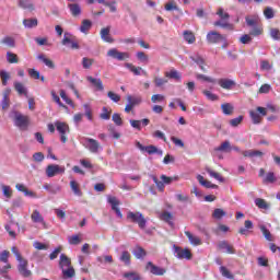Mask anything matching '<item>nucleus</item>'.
Returning <instances> with one entry per match:
<instances>
[{
  "label": "nucleus",
  "mask_w": 280,
  "mask_h": 280,
  "mask_svg": "<svg viewBox=\"0 0 280 280\" xmlns=\"http://www.w3.org/2000/svg\"><path fill=\"white\" fill-rule=\"evenodd\" d=\"M248 27H253L249 34H244L240 37L242 45L253 43V36H261L264 34V24L260 23L259 15H250L245 18Z\"/></svg>",
  "instance_id": "f257e3e1"
},
{
  "label": "nucleus",
  "mask_w": 280,
  "mask_h": 280,
  "mask_svg": "<svg viewBox=\"0 0 280 280\" xmlns=\"http://www.w3.org/2000/svg\"><path fill=\"white\" fill-rule=\"evenodd\" d=\"M59 268L62 272V279H73L75 277V269L71 266V258L65 254L60 255Z\"/></svg>",
  "instance_id": "f03ea898"
},
{
  "label": "nucleus",
  "mask_w": 280,
  "mask_h": 280,
  "mask_svg": "<svg viewBox=\"0 0 280 280\" xmlns=\"http://www.w3.org/2000/svg\"><path fill=\"white\" fill-rule=\"evenodd\" d=\"M217 15L221 20H218L213 23L214 27H222L223 30H229L230 32H233V30H235V26L229 23L231 15L228 12H224V9L219 8L217 11Z\"/></svg>",
  "instance_id": "7ed1b4c3"
},
{
  "label": "nucleus",
  "mask_w": 280,
  "mask_h": 280,
  "mask_svg": "<svg viewBox=\"0 0 280 280\" xmlns=\"http://www.w3.org/2000/svg\"><path fill=\"white\" fill-rule=\"evenodd\" d=\"M127 220L128 222H131L132 224H138L139 229H145L148 224V219H145V215L143 213L136 211H129L127 212Z\"/></svg>",
  "instance_id": "20e7f679"
},
{
  "label": "nucleus",
  "mask_w": 280,
  "mask_h": 280,
  "mask_svg": "<svg viewBox=\"0 0 280 280\" xmlns=\"http://www.w3.org/2000/svg\"><path fill=\"white\" fill-rule=\"evenodd\" d=\"M151 178H152L153 183H155L159 191H165V185H172V183H174V180H178V176L168 177L166 175H161L160 180L156 177V175H151Z\"/></svg>",
  "instance_id": "39448f33"
},
{
  "label": "nucleus",
  "mask_w": 280,
  "mask_h": 280,
  "mask_svg": "<svg viewBox=\"0 0 280 280\" xmlns=\"http://www.w3.org/2000/svg\"><path fill=\"white\" fill-rule=\"evenodd\" d=\"M55 126L57 128V132L60 135L61 142L66 143L68 141L67 135L71 132L69 125L67 122L56 121Z\"/></svg>",
  "instance_id": "423d86ee"
},
{
  "label": "nucleus",
  "mask_w": 280,
  "mask_h": 280,
  "mask_svg": "<svg viewBox=\"0 0 280 280\" xmlns=\"http://www.w3.org/2000/svg\"><path fill=\"white\" fill-rule=\"evenodd\" d=\"M174 255L175 257H177V259H191L194 257V255L191 254V249L189 248H183L179 246L174 245Z\"/></svg>",
  "instance_id": "0eeeda50"
},
{
  "label": "nucleus",
  "mask_w": 280,
  "mask_h": 280,
  "mask_svg": "<svg viewBox=\"0 0 280 280\" xmlns=\"http://www.w3.org/2000/svg\"><path fill=\"white\" fill-rule=\"evenodd\" d=\"M206 38L210 45H217V43H222V42L226 43V37L218 33L217 31L208 32Z\"/></svg>",
  "instance_id": "6e6552de"
},
{
  "label": "nucleus",
  "mask_w": 280,
  "mask_h": 280,
  "mask_svg": "<svg viewBox=\"0 0 280 280\" xmlns=\"http://www.w3.org/2000/svg\"><path fill=\"white\" fill-rule=\"evenodd\" d=\"M66 168L65 166H60L58 164H49L46 167V176L48 178H54V176H58V174H65Z\"/></svg>",
  "instance_id": "1a4fd4ad"
},
{
  "label": "nucleus",
  "mask_w": 280,
  "mask_h": 280,
  "mask_svg": "<svg viewBox=\"0 0 280 280\" xmlns=\"http://www.w3.org/2000/svg\"><path fill=\"white\" fill-rule=\"evenodd\" d=\"M27 266H30V262L26 259L20 260L18 265L19 275L24 279H30V277H32V270H30Z\"/></svg>",
  "instance_id": "9d476101"
},
{
  "label": "nucleus",
  "mask_w": 280,
  "mask_h": 280,
  "mask_svg": "<svg viewBox=\"0 0 280 280\" xmlns=\"http://www.w3.org/2000/svg\"><path fill=\"white\" fill-rule=\"evenodd\" d=\"M107 56L109 58H114V60H128V58H130V54L129 52H121L119 51L117 48H112L107 51Z\"/></svg>",
  "instance_id": "9b49d317"
},
{
  "label": "nucleus",
  "mask_w": 280,
  "mask_h": 280,
  "mask_svg": "<svg viewBox=\"0 0 280 280\" xmlns=\"http://www.w3.org/2000/svg\"><path fill=\"white\" fill-rule=\"evenodd\" d=\"M85 142L88 150L92 153V154H97V152H100V150H102V144H100V142L93 138H85Z\"/></svg>",
  "instance_id": "f8f14e48"
},
{
  "label": "nucleus",
  "mask_w": 280,
  "mask_h": 280,
  "mask_svg": "<svg viewBox=\"0 0 280 280\" xmlns=\"http://www.w3.org/2000/svg\"><path fill=\"white\" fill-rule=\"evenodd\" d=\"M145 269L149 270L151 275H154L155 277H163V275L167 272L165 268L153 265L152 261L147 262Z\"/></svg>",
  "instance_id": "ddd939ff"
},
{
  "label": "nucleus",
  "mask_w": 280,
  "mask_h": 280,
  "mask_svg": "<svg viewBox=\"0 0 280 280\" xmlns=\"http://www.w3.org/2000/svg\"><path fill=\"white\" fill-rule=\"evenodd\" d=\"M15 126L21 129H26L30 126V116L23 114H16L14 119Z\"/></svg>",
  "instance_id": "4468645a"
},
{
  "label": "nucleus",
  "mask_w": 280,
  "mask_h": 280,
  "mask_svg": "<svg viewBox=\"0 0 280 280\" xmlns=\"http://www.w3.org/2000/svg\"><path fill=\"white\" fill-rule=\"evenodd\" d=\"M68 9L70 10L71 16L74 19L82 16V7L79 3H68Z\"/></svg>",
  "instance_id": "2eb2a0df"
},
{
  "label": "nucleus",
  "mask_w": 280,
  "mask_h": 280,
  "mask_svg": "<svg viewBox=\"0 0 280 280\" xmlns=\"http://www.w3.org/2000/svg\"><path fill=\"white\" fill-rule=\"evenodd\" d=\"M108 202L112 205V210L115 211L118 218H124L121 210L119 209V199L117 197H108Z\"/></svg>",
  "instance_id": "dca6fc26"
},
{
  "label": "nucleus",
  "mask_w": 280,
  "mask_h": 280,
  "mask_svg": "<svg viewBox=\"0 0 280 280\" xmlns=\"http://www.w3.org/2000/svg\"><path fill=\"white\" fill-rule=\"evenodd\" d=\"M31 220L34 224H43L44 229H47V223L45 222V218L40 214V211L34 210L31 214Z\"/></svg>",
  "instance_id": "f3484780"
},
{
  "label": "nucleus",
  "mask_w": 280,
  "mask_h": 280,
  "mask_svg": "<svg viewBox=\"0 0 280 280\" xmlns=\"http://www.w3.org/2000/svg\"><path fill=\"white\" fill-rule=\"evenodd\" d=\"M219 250H225L228 255H235V247L233 245L229 244L226 241H221L218 244Z\"/></svg>",
  "instance_id": "a211bd4d"
},
{
  "label": "nucleus",
  "mask_w": 280,
  "mask_h": 280,
  "mask_svg": "<svg viewBox=\"0 0 280 280\" xmlns=\"http://www.w3.org/2000/svg\"><path fill=\"white\" fill-rule=\"evenodd\" d=\"M218 84L219 86H221V89H224L225 91H231V89L236 85L235 81L231 79H219Z\"/></svg>",
  "instance_id": "6ab92c4d"
},
{
  "label": "nucleus",
  "mask_w": 280,
  "mask_h": 280,
  "mask_svg": "<svg viewBox=\"0 0 280 280\" xmlns=\"http://www.w3.org/2000/svg\"><path fill=\"white\" fill-rule=\"evenodd\" d=\"M197 180L199 184H201L202 187H206V189H218V185L205 179V176L202 175H198Z\"/></svg>",
  "instance_id": "aec40b11"
},
{
  "label": "nucleus",
  "mask_w": 280,
  "mask_h": 280,
  "mask_svg": "<svg viewBox=\"0 0 280 280\" xmlns=\"http://www.w3.org/2000/svg\"><path fill=\"white\" fill-rule=\"evenodd\" d=\"M101 38L105 43H114L115 42V39H113V37H110V26H107V27H104L101 30Z\"/></svg>",
  "instance_id": "412c9836"
},
{
  "label": "nucleus",
  "mask_w": 280,
  "mask_h": 280,
  "mask_svg": "<svg viewBox=\"0 0 280 280\" xmlns=\"http://www.w3.org/2000/svg\"><path fill=\"white\" fill-rule=\"evenodd\" d=\"M185 235H186V237H188L189 243H190L192 246H200V245H202V240H200V237H198V236L191 234V232L185 231Z\"/></svg>",
  "instance_id": "4be33fe9"
},
{
  "label": "nucleus",
  "mask_w": 280,
  "mask_h": 280,
  "mask_svg": "<svg viewBox=\"0 0 280 280\" xmlns=\"http://www.w3.org/2000/svg\"><path fill=\"white\" fill-rule=\"evenodd\" d=\"M88 82H91L95 88L96 91H104V83L102 82V79H95L91 75L86 77Z\"/></svg>",
  "instance_id": "5701e85b"
},
{
  "label": "nucleus",
  "mask_w": 280,
  "mask_h": 280,
  "mask_svg": "<svg viewBox=\"0 0 280 280\" xmlns=\"http://www.w3.org/2000/svg\"><path fill=\"white\" fill-rule=\"evenodd\" d=\"M125 67L127 69H129V71H131V73H133V75H139L141 72L144 74V75H148V72L143 71V69L141 67H137L132 63H125Z\"/></svg>",
  "instance_id": "b1692460"
},
{
  "label": "nucleus",
  "mask_w": 280,
  "mask_h": 280,
  "mask_svg": "<svg viewBox=\"0 0 280 280\" xmlns=\"http://www.w3.org/2000/svg\"><path fill=\"white\" fill-rule=\"evenodd\" d=\"M190 60H192V62H196V65L200 67L203 73H207V68H205V59L200 55L190 56Z\"/></svg>",
  "instance_id": "393cba45"
},
{
  "label": "nucleus",
  "mask_w": 280,
  "mask_h": 280,
  "mask_svg": "<svg viewBox=\"0 0 280 280\" xmlns=\"http://www.w3.org/2000/svg\"><path fill=\"white\" fill-rule=\"evenodd\" d=\"M13 86L16 93H19L20 95H25V97H27V88H25L22 82L15 81Z\"/></svg>",
  "instance_id": "a878e982"
},
{
  "label": "nucleus",
  "mask_w": 280,
  "mask_h": 280,
  "mask_svg": "<svg viewBox=\"0 0 280 280\" xmlns=\"http://www.w3.org/2000/svg\"><path fill=\"white\" fill-rule=\"evenodd\" d=\"M91 27H93V22H91V20H83L81 22L80 32L82 34H89Z\"/></svg>",
  "instance_id": "bb28decb"
},
{
  "label": "nucleus",
  "mask_w": 280,
  "mask_h": 280,
  "mask_svg": "<svg viewBox=\"0 0 280 280\" xmlns=\"http://www.w3.org/2000/svg\"><path fill=\"white\" fill-rule=\"evenodd\" d=\"M184 40L188 43V45H194L196 43V35L191 31H184L183 33Z\"/></svg>",
  "instance_id": "cd10ccee"
},
{
  "label": "nucleus",
  "mask_w": 280,
  "mask_h": 280,
  "mask_svg": "<svg viewBox=\"0 0 280 280\" xmlns=\"http://www.w3.org/2000/svg\"><path fill=\"white\" fill-rule=\"evenodd\" d=\"M206 172H207V174H209V176L211 178H214L215 180H219V183H224V177L220 173L213 171L210 167H207Z\"/></svg>",
  "instance_id": "c85d7f7f"
},
{
  "label": "nucleus",
  "mask_w": 280,
  "mask_h": 280,
  "mask_svg": "<svg viewBox=\"0 0 280 280\" xmlns=\"http://www.w3.org/2000/svg\"><path fill=\"white\" fill-rule=\"evenodd\" d=\"M160 219L163 220V222H167V224H171V226L174 225V222H172V220H174V214H172V212L168 211H164L161 213Z\"/></svg>",
  "instance_id": "c756f323"
},
{
  "label": "nucleus",
  "mask_w": 280,
  "mask_h": 280,
  "mask_svg": "<svg viewBox=\"0 0 280 280\" xmlns=\"http://www.w3.org/2000/svg\"><path fill=\"white\" fill-rule=\"evenodd\" d=\"M120 261L125 264V266H130L132 256L130 255V252L124 250L119 257Z\"/></svg>",
  "instance_id": "7c9ffc66"
},
{
  "label": "nucleus",
  "mask_w": 280,
  "mask_h": 280,
  "mask_svg": "<svg viewBox=\"0 0 280 280\" xmlns=\"http://www.w3.org/2000/svg\"><path fill=\"white\" fill-rule=\"evenodd\" d=\"M1 45H5V47H9V48H14L16 47V42L14 40L13 37H10V36H5L1 39Z\"/></svg>",
  "instance_id": "2f4dec72"
},
{
  "label": "nucleus",
  "mask_w": 280,
  "mask_h": 280,
  "mask_svg": "<svg viewBox=\"0 0 280 280\" xmlns=\"http://www.w3.org/2000/svg\"><path fill=\"white\" fill-rule=\"evenodd\" d=\"M19 7L23 10L34 12V3H32L30 0H19Z\"/></svg>",
  "instance_id": "473e14b6"
},
{
  "label": "nucleus",
  "mask_w": 280,
  "mask_h": 280,
  "mask_svg": "<svg viewBox=\"0 0 280 280\" xmlns=\"http://www.w3.org/2000/svg\"><path fill=\"white\" fill-rule=\"evenodd\" d=\"M259 229L267 242H275V238L272 237V233H270V230L266 228V225H259Z\"/></svg>",
  "instance_id": "72a5a7b5"
},
{
  "label": "nucleus",
  "mask_w": 280,
  "mask_h": 280,
  "mask_svg": "<svg viewBox=\"0 0 280 280\" xmlns=\"http://www.w3.org/2000/svg\"><path fill=\"white\" fill-rule=\"evenodd\" d=\"M165 78H170V80H177V82H180L182 75L180 72H178L175 69H172L171 71L165 72Z\"/></svg>",
  "instance_id": "f704fd0d"
},
{
  "label": "nucleus",
  "mask_w": 280,
  "mask_h": 280,
  "mask_svg": "<svg viewBox=\"0 0 280 280\" xmlns=\"http://www.w3.org/2000/svg\"><path fill=\"white\" fill-rule=\"evenodd\" d=\"M132 254L136 259H143V257H145V255H148V253H145V249H143V247H141V246H137L133 249Z\"/></svg>",
  "instance_id": "c9c22d12"
},
{
  "label": "nucleus",
  "mask_w": 280,
  "mask_h": 280,
  "mask_svg": "<svg viewBox=\"0 0 280 280\" xmlns=\"http://www.w3.org/2000/svg\"><path fill=\"white\" fill-rule=\"evenodd\" d=\"M127 102L131 106L136 107V106H139V104H141V102H143V98H141V96L128 95L127 96Z\"/></svg>",
  "instance_id": "e433bc0d"
},
{
  "label": "nucleus",
  "mask_w": 280,
  "mask_h": 280,
  "mask_svg": "<svg viewBox=\"0 0 280 280\" xmlns=\"http://www.w3.org/2000/svg\"><path fill=\"white\" fill-rule=\"evenodd\" d=\"M70 189L73 191L74 196L82 197V190L80 189V184L78 182L71 180Z\"/></svg>",
  "instance_id": "4c0bfd02"
},
{
  "label": "nucleus",
  "mask_w": 280,
  "mask_h": 280,
  "mask_svg": "<svg viewBox=\"0 0 280 280\" xmlns=\"http://www.w3.org/2000/svg\"><path fill=\"white\" fill-rule=\"evenodd\" d=\"M37 58L38 60H42V62H44L48 69H56V65L51 61V59L45 57V55H38Z\"/></svg>",
  "instance_id": "58836bf2"
},
{
  "label": "nucleus",
  "mask_w": 280,
  "mask_h": 280,
  "mask_svg": "<svg viewBox=\"0 0 280 280\" xmlns=\"http://www.w3.org/2000/svg\"><path fill=\"white\" fill-rule=\"evenodd\" d=\"M249 117H250L253 124H255V125L261 124V121L264 120V118H261V115H259V113H257L255 110L249 112Z\"/></svg>",
  "instance_id": "ea45409f"
},
{
  "label": "nucleus",
  "mask_w": 280,
  "mask_h": 280,
  "mask_svg": "<svg viewBox=\"0 0 280 280\" xmlns=\"http://www.w3.org/2000/svg\"><path fill=\"white\" fill-rule=\"evenodd\" d=\"M68 242H69V244H71L72 246H78V244H81V243H82V235L75 234V235L69 236V237H68Z\"/></svg>",
  "instance_id": "a19ab883"
},
{
  "label": "nucleus",
  "mask_w": 280,
  "mask_h": 280,
  "mask_svg": "<svg viewBox=\"0 0 280 280\" xmlns=\"http://www.w3.org/2000/svg\"><path fill=\"white\" fill-rule=\"evenodd\" d=\"M59 95H60L61 100H63V102H66V104H68V106L75 108V104H73V101L71 98H69V96H67V92H65V90H60Z\"/></svg>",
  "instance_id": "79ce46f5"
},
{
  "label": "nucleus",
  "mask_w": 280,
  "mask_h": 280,
  "mask_svg": "<svg viewBox=\"0 0 280 280\" xmlns=\"http://www.w3.org/2000/svg\"><path fill=\"white\" fill-rule=\"evenodd\" d=\"M122 277L127 280H141V275L137 273L136 271L125 272Z\"/></svg>",
  "instance_id": "37998d69"
},
{
  "label": "nucleus",
  "mask_w": 280,
  "mask_h": 280,
  "mask_svg": "<svg viewBox=\"0 0 280 280\" xmlns=\"http://www.w3.org/2000/svg\"><path fill=\"white\" fill-rule=\"evenodd\" d=\"M7 61L9 62V65H18L19 56L14 52L8 51L7 52Z\"/></svg>",
  "instance_id": "c03bdc74"
},
{
  "label": "nucleus",
  "mask_w": 280,
  "mask_h": 280,
  "mask_svg": "<svg viewBox=\"0 0 280 280\" xmlns=\"http://www.w3.org/2000/svg\"><path fill=\"white\" fill-rule=\"evenodd\" d=\"M221 109L223 115H232L235 108L231 105V103H225L221 105Z\"/></svg>",
  "instance_id": "a18cd8bd"
},
{
  "label": "nucleus",
  "mask_w": 280,
  "mask_h": 280,
  "mask_svg": "<svg viewBox=\"0 0 280 280\" xmlns=\"http://www.w3.org/2000/svg\"><path fill=\"white\" fill-rule=\"evenodd\" d=\"M23 25L28 28L37 27L38 20L37 19H25V20H23Z\"/></svg>",
  "instance_id": "49530a36"
},
{
  "label": "nucleus",
  "mask_w": 280,
  "mask_h": 280,
  "mask_svg": "<svg viewBox=\"0 0 280 280\" xmlns=\"http://www.w3.org/2000/svg\"><path fill=\"white\" fill-rule=\"evenodd\" d=\"M15 188L18 189V191H22L24 196H34V192L28 190L27 187H25V185L23 184H16Z\"/></svg>",
  "instance_id": "de8ad7c7"
},
{
  "label": "nucleus",
  "mask_w": 280,
  "mask_h": 280,
  "mask_svg": "<svg viewBox=\"0 0 280 280\" xmlns=\"http://www.w3.org/2000/svg\"><path fill=\"white\" fill-rule=\"evenodd\" d=\"M196 78L197 80H202L203 82H209L210 84H215V82H218V80L200 73H197Z\"/></svg>",
  "instance_id": "09e8293b"
},
{
  "label": "nucleus",
  "mask_w": 280,
  "mask_h": 280,
  "mask_svg": "<svg viewBox=\"0 0 280 280\" xmlns=\"http://www.w3.org/2000/svg\"><path fill=\"white\" fill-rule=\"evenodd\" d=\"M144 152H148V154H163L162 150H159V148H156L152 144L145 147Z\"/></svg>",
  "instance_id": "8fccbe9b"
},
{
  "label": "nucleus",
  "mask_w": 280,
  "mask_h": 280,
  "mask_svg": "<svg viewBox=\"0 0 280 280\" xmlns=\"http://www.w3.org/2000/svg\"><path fill=\"white\" fill-rule=\"evenodd\" d=\"M93 62H95L94 59H91L89 57H83L82 58V67H83V69H91V67H93Z\"/></svg>",
  "instance_id": "3c124183"
},
{
  "label": "nucleus",
  "mask_w": 280,
  "mask_h": 280,
  "mask_svg": "<svg viewBox=\"0 0 280 280\" xmlns=\"http://www.w3.org/2000/svg\"><path fill=\"white\" fill-rule=\"evenodd\" d=\"M224 215H226V212L220 208L214 209V211L212 213V218H214L215 220H222V218H224Z\"/></svg>",
  "instance_id": "603ef678"
},
{
  "label": "nucleus",
  "mask_w": 280,
  "mask_h": 280,
  "mask_svg": "<svg viewBox=\"0 0 280 280\" xmlns=\"http://www.w3.org/2000/svg\"><path fill=\"white\" fill-rule=\"evenodd\" d=\"M202 94L209 100L210 102H218V95L213 94L211 91L203 90Z\"/></svg>",
  "instance_id": "864d4df0"
},
{
  "label": "nucleus",
  "mask_w": 280,
  "mask_h": 280,
  "mask_svg": "<svg viewBox=\"0 0 280 280\" xmlns=\"http://www.w3.org/2000/svg\"><path fill=\"white\" fill-rule=\"evenodd\" d=\"M217 150L218 152H231V142H229L228 140L222 142Z\"/></svg>",
  "instance_id": "5fc2aeb1"
},
{
  "label": "nucleus",
  "mask_w": 280,
  "mask_h": 280,
  "mask_svg": "<svg viewBox=\"0 0 280 280\" xmlns=\"http://www.w3.org/2000/svg\"><path fill=\"white\" fill-rule=\"evenodd\" d=\"M151 102L153 104H161V102H165V95L154 94V95L151 96Z\"/></svg>",
  "instance_id": "6e6d98bb"
},
{
  "label": "nucleus",
  "mask_w": 280,
  "mask_h": 280,
  "mask_svg": "<svg viewBox=\"0 0 280 280\" xmlns=\"http://www.w3.org/2000/svg\"><path fill=\"white\" fill-rule=\"evenodd\" d=\"M110 110H108V107H103L102 113L100 114V118L104 119L105 121H108L110 119Z\"/></svg>",
  "instance_id": "4d7b16f0"
},
{
  "label": "nucleus",
  "mask_w": 280,
  "mask_h": 280,
  "mask_svg": "<svg viewBox=\"0 0 280 280\" xmlns=\"http://www.w3.org/2000/svg\"><path fill=\"white\" fill-rule=\"evenodd\" d=\"M220 272L222 277H225V279H234L233 273H231V271H229L228 268L224 266L220 267Z\"/></svg>",
  "instance_id": "13d9d810"
},
{
  "label": "nucleus",
  "mask_w": 280,
  "mask_h": 280,
  "mask_svg": "<svg viewBox=\"0 0 280 280\" xmlns=\"http://www.w3.org/2000/svg\"><path fill=\"white\" fill-rule=\"evenodd\" d=\"M112 120L116 126H124V119H121L120 114H117V113L113 114Z\"/></svg>",
  "instance_id": "bf43d9fd"
},
{
  "label": "nucleus",
  "mask_w": 280,
  "mask_h": 280,
  "mask_svg": "<svg viewBox=\"0 0 280 280\" xmlns=\"http://www.w3.org/2000/svg\"><path fill=\"white\" fill-rule=\"evenodd\" d=\"M166 12H172L174 10L178 11V5H176V2L174 0H171L165 4Z\"/></svg>",
  "instance_id": "052dcab7"
},
{
  "label": "nucleus",
  "mask_w": 280,
  "mask_h": 280,
  "mask_svg": "<svg viewBox=\"0 0 280 280\" xmlns=\"http://www.w3.org/2000/svg\"><path fill=\"white\" fill-rule=\"evenodd\" d=\"M0 78L2 80V85L3 86H8V80H10V73H8L4 70H1L0 71Z\"/></svg>",
  "instance_id": "680f3d73"
},
{
  "label": "nucleus",
  "mask_w": 280,
  "mask_h": 280,
  "mask_svg": "<svg viewBox=\"0 0 280 280\" xmlns=\"http://www.w3.org/2000/svg\"><path fill=\"white\" fill-rule=\"evenodd\" d=\"M255 205H256V207H258V209H268V207H269L268 203L261 198H257L255 200Z\"/></svg>",
  "instance_id": "e2e57ef3"
},
{
  "label": "nucleus",
  "mask_w": 280,
  "mask_h": 280,
  "mask_svg": "<svg viewBox=\"0 0 280 280\" xmlns=\"http://www.w3.org/2000/svg\"><path fill=\"white\" fill-rule=\"evenodd\" d=\"M269 34L273 40H280V31L279 28H270Z\"/></svg>",
  "instance_id": "0e129e2a"
},
{
  "label": "nucleus",
  "mask_w": 280,
  "mask_h": 280,
  "mask_svg": "<svg viewBox=\"0 0 280 280\" xmlns=\"http://www.w3.org/2000/svg\"><path fill=\"white\" fill-rule=\"evenodd\" d=\"M176 199L178 200V202H189V203H191V198H189L188 195L177 194Z\"/></svg>",
  "instance_id": "69168bd1"
},
{
  "label": "nucleus",
  "mask_w": 280,
  "mask_h": 280,
  "mask_svg": "<svg viewBox=\"0 0 280 280\" xmlns=\"http://www.w3.org/2000/svg\"><path fill=\"white\" fill-rule=\"evenodd\" d=\"M277 177H275L273 172L267 173L266 177L264 178V183H276Z\"/></svg>",
  "instance_id": "338daca9"
},
{
  "label": "nucleus",
  "mask_w": 280,
  "mask_h": 280,
  "mask_svg": "<svg viewBox=\"0 0 280 280\" xmlns=\"http://www.w3.org/2000/svg\"><path fill=\"white\" fill-rule=\"evenodd\" d=\"M2 194L5 198H12V188H10V186L2 185Z\"/></svg>",
  "instance_id": "774afa93"
}]
</instances>
